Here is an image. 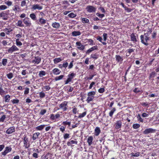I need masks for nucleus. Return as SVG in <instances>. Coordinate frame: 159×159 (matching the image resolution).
<instances>
[{
  "label": "nucleus",
  "mask_w": 159,
  "mask_h": 159,
  "mask_svg": "<svg viewBox=\"0 0 159 159\" xmlns=\"http://www.w3.org/2000/svg\"><path fill=\"white\" fill-rule=\"evenodd\" d=\"M95 94L96 92L94 91L89 92L88 93L87 95L88 97L86 100L87 102L89 103L93 100L94 98V95Z\"/></svg>",
  "instance_id": "f257e3e1"
},
{
  "label": "nucleus",
  "mask_w": 159,
  "mask_h": 159,
  "mask_svg": "<svg viewBox=\"0 0 159 159\" xmlns=\"http://www.w3.org/2000/svg\"><path fill=\"white\" fill-rule=\"evenodd\" d=\"M141 42L142 43L144 44L146 46H147L148 44L147 43L148 41L149 40V38L148 36L142 35L140 36Z\"/></svg>",
  "instance_id": "f03ea898"
},
{
  "label": "nucleus",
  "mask_w": 159,
  "mask_h": 159,
  "mask_svg": "<svg viewBox=\"0 0 159 159\" xmlns=\"http://www.w3.org/2000/svg\"><path fill=\"white\" fill-rule=\"evenodd\" d=\"M86 9L89 13L94 12L96 11V8L92 6L88 5L87 6Z\"/></svg>",
  "instance_id": "7ed1b4c3"
},
{
  "label": "nucleus",
  "mask_w": 159,
  "mask_h": 159,
  "mask_svg": "<svg viewBox=\"0 0 159 159\" xmlns=\"http://www.w3.org/2000/svg\"><path fill=\"white\" fill-rule=\"evenodd\" d=\"M156 131V130L152 128H149L145 129L143 132V133L145 134H148L149 133H154Z\"/></svg>",
  "instance_id": "20e7f679"
},
{
  "label": "nucleus",
  "mask_w": 159,
  "mask_h": 159,
  "mask_svg": "<svg viewBox=\"0 0 159 159\" xmlns=\"http://www.w3.org/2000/svg\"><path fill=\"white\" fill-rule=\"evenodd\" d=\"M19 49L15 45H13L12 46L9 48L7 51L8 53H12L13 52L17 51Z\"/></svg>",
  "instance_id": "39448f33"
},
{
  "label": "nucleus",
  "mask_w": 159,
  "mask_h": 159,
  "mask_svg": "<svg viewBox=\"0 0 159 159\" xmlns=\"http://www.w3.org/2000/svg\"><path fill=\"white\" fill-rule=\"evenodd\" d=\"M23 22L27 27H30L31 25V21L28 17L25 18L23 20Z\"/></svg>",
  "instance_id": "423d86ee"
},
{
  "label": "nucleus",
  "mask_w": 159,
  "mask_h": 159,
  "mask_svg": "<svg viewBox=\"0 0 159 159\" xmlns=\"http://www.w3.org/2000/svg\"><path fill=\"white\" fill-rule=\"evenodd\" d=\"M67 103V102L66 101L63 102L60 105L59 109H62L63 111H66L67 109L66 106Z\"/></svg>",
  "instance_id": "0eeeda50"
},
{
  "label": "nucleus",
  "mask_w": 159,
  "mask_h": 159,
  "mask_svg": "<svg viewBox=\"0 0 159 159\" xmlns=\"http://www.w3.org/2000/svg\"><path fill=\"white\" fill-rule=\"evenodd\" d=\"M36 22L40 25L45 24L46 22V20L43 19L42 17L39 18V19L36 21Z\"/></svg>",
  "instance_id": "6e6552de"
},
{
  "label": "nucleus",
  "mask_w": 159,
  "mask_h": 159,
  "mask_svg": "<svg viewBox=\"0 0 159 159\" xmlns=\"http://www.w3.org/2000/svg\"><path fill=\"white\" fill-rule=\"evenodd\" d=\"M43 9V7L41 6L40 5L38 4H34L32 5L31 8L32 9L35 10L38 9V10H41Z\"/></svg>",
  "instance_id": "1a4fd4ad"
},
{
  "label": "nucleus",
  "mask_w": 159,
  "mask_h": 159,
  "mask_svg": "<svg viewBox=\"0 0 159 159\" xmlns=\"http://www.w3.org/2000/svg\"><path fill=\"white\" fill-rule=\"evenodd\" d=\"M12 148L10 147H6L5 151L2 153V155H6L8 153L11 151Z\"/></svg>",
  "instance_id": "9d476101"
},
{
  "label": "nucleus",
  "mask_w": 159,
  "mask_h": 159,
  "mask_svg": "<svg viewBox=\"0 0 159 159\" xmlns=\"http://www.w3.org/2000/svg\"><path fill=\"white\" fill-rule=\"evenodd\" d=\"M41 58L38 56L35 57L32 61V62L35 64H38L41 61Z\"/></svg>",
  "instance_id": "9b49d317"
},
{
  "label": "nucleus",
  "mask_w": 159,
  "mask_h": 159,
  "mask_svg": "<svg viewBox=\"0 0 159 159\" xmlns=\"http://www.w3.org/2000/svg\"><path fill=\"white\" fill-rule=\"evenodd\" d=\"M115 58L117 62H119L120 64L122 63L123 60V57H121L119 55H116Z\"/></svg>",
  "instance_id": "f8f14e48"
},
{
  "label": "nucleus",
  "mask_w": 159,
  "mask_h": 159,
  "mask_svg": "<svg viewBox=\"0 0 159 159\" xmlns=\"http://www.w3.org/2000/svg\"><path fill=\"white\" fill-rule=\"evenodd\" d=\"M15 128L14 127H11L8 128L6 131V133L8 134H10L15 131Z\"/></svg>",
  "instance_id": "ddd939ff"
},
{
  "label": "nucleus",
  "mask_w": 159,
  "mask_h": 159,
  "mask_svg": "<svg viewBox=\"0 0 159 159\" xmlns=\"http://www.w3.org/2000/svg\"><path fill=\"white\" fill-rule=\"evenodd\" d=\"M76 44L78 46L77 48L80 50H83L84 48V46L80 42H77Z\"/></svg>",
  "instance_id": "4468645a"
},
{
  "label": "nucleus",
  "mask_w": 159,
  "mask_h": 159,
  "mask_svg": "<svg viewBox=\"0 0 159 159\" xmlns=\"http://www.w3.org/2000/svg\"><path fill=\"white\" fill-rule=\"evenodd\" d=\"M122 122L121 120H118L116 121L115 124V128L118 129L120 128L122 125Z\"/></svg>",
  "instance_id": "2eb2a0df"
},
{
  "label": "nucleus",
  "mask_w": 159,
  "mask_h": 159,
  "mask_svg": "<svg viewBox=\"0 0 159 159\" xmlns=\"http://www.w3.org/2000/svg\"><path fill=\"white\" fill-rule=\"evenodd\" d=\"M12 10L15 11V12H19L20 11V8L19 6L17 5H16L12 8Z\"/></svg>",
  "instance_id": "dca6fc26"
},
{
  "label": "nucleus",
  "mask_w": 159,
  "mask_h": 159,
  "mask_svg": "<svg viewBox=\"0 0 159 159\" xmlns=\"http://www.w3.org/2000/svg\"><path fill=\"white\" fill-rule=\"evenodd\" d=\"M130 39L134 43H136L137 41V40L136 38V37L134 35V33H132L130 36Z\"/></svg>",
  "instance_id": "f3484780"
},
{
  "label": "nucleus",
  "mask_w": 159,
  "mask_h": 159,
  "mask_svg": "<svg viewBox=\"0 0 159 159\" xmlns=\"http://www.w3.org/2000/svg\"><path fill=\"white\" fill-rule=\"evenodd\" d=\"M97 46H93L91 48H89L88 50L86 52V53L87 54H89L91 52H92V51L95 50H97Z\"/></svg>",
  "instance_id": "a211bd4d"
},
{
  "label": "nucleus",
  "mask_w": 159,
  "mask_h": 159,
  "mask_svg": "<svg viewBox=\"0 0 159 159\" xmlns=\"http://www.w3.org/2000/svg\"><path fill=\"white\" fill-rule=\"evenodd\" d=\"M95 135L96 136H98L99 135L101 132V130L100 128L98 127H96L95 129Z\"/></svg>",
  "instance_id": "6ab92c4d"
},
{
  "label": "nucleus",
  "mask_w": 159,
  "mask_h": 159,
  "mask_svg": "<svg viewBox=\"0 0 159 159\" xmlns=\"http://www.w3.org/2000/svg\"><path fill=\"white\" fill-rule=\"evenodd\" d=\"M53 73L55 75L59 74L61 72V71L57 68H54L52 70Z\"/></svg>",
  "instance_id": "aec40b11"
},
{
  "label": "nucleus",
  "mask_w": 159,
  "mask_h": 159,
  "mask_svg": "<svg viewBox=\"0 0 159 159\" xmlns=\"http://www.w3.org/2000/svg\"><path fill=\"white\" fill-rule=\"evenodd\" d=\"M72 35L73 36H77L81 35V33L79 31H74L72 32Z\"/></svg>",
  "instance_id": "412c9836"
},
{
  "label": "nucleus",
  "mask_w": 159,
  "mask_h": 159,
  "mask_svg": "<svg viewBox=\"0 0 159 159\" xmlns=\"http://www.w3.org/2000/svg\"><path fill=\"white\" fill-rule=\"evenodd\" d=\"M28 141V138H26V137H25L24 139V146L26 148H28L29 147V146H27V143Z\"/></svg>",
  "instance_id": "4be33fe9"
},
{
  "label": "nucleus",
  "mask_w": 159,
  "mask_h": 159,
  "mask_svg": "<svg viewBox=\"0 0 159 159\" xmlns=\"http://www.w3.org/2000/svg\"><path fill=\"white\" fill-rule=\"evenodd\" d=\"M52 25L53 28H58L60 27V24L57 22L53 23Z\"/></svg>",
  "instance_id": "5701e85b"
},
{
  "label": "nucleus",
  "mask_w": 159,
  "mask_h": 159,
  "mask_svg": "<svg viewBox=\"0 0 159 159\" xmlns=\"http://www.w3.org/2000/svg\"><path fill=\"white\" fill-rule=\"evenodd\" d=\"M93 140V138L92 136L89 137L87 139V142L89 146H90L92 144Z\"/></svg>",
  "instance_id": "b1692460"
},
{
  "label": "nucleus",
  "mask_w": 159,
  "mask_h": 159,
  "mask_svg": "<svg viewBox=\"0 0 159 159\" xmlns=\"http://www.w3.org/2000/svg\"><path fill=\"white\" fill-rule=\"evenodd\" d=\"M29 2V1L28 0H24L22 1L21 2V6L22 7H23L25 6H26V3H28Z\"/></svg>",
  "instance_id": "393cba45"
},
{
  "label": "nucleus",
  "mask_w": 159,
  "mask_h": 159,
  "mask_svg": "<svg viewBox=\"0 0 159 159\" xmlns=\"http://www.w3.org/2000/svg\"><path fill=\"white\" fill-rule=\"evenodd\" d=\"M130 155L132 157H138L140 155V153L139 152H136L135 153H131Z\"/></svg>",
  "instance_id": "a878e982"
},
{
  "label": "nucleus",
  "mask_w": 159,
  "mask_h": 159,
  "mask_svg": "<svg viewBox=\"0 0 159 159\" xmlns=\"http://www.w3.org/2000/svg\"><path fill=\"white\" fill-rule=\"evenodd\" d=\"M81 19L82 22L83 23H87L89 22V20L86 18H81Z\"/></svg>",
  "instance_id": "bb28decb"
},
{
  "label": "nucleus",
  "mask_w": 159,
  "mask_h": 159,
  "mask_svg": "<svg viewBox=\"0 0 159 159\" xmlns=\"http://www.w3.org/2000/svg\"><path fill=\"white\" fill-rule=\"evenodd\" d=\"M45 125H41L39 126H38L36 127V129L39 130H42L43 129Z\"/></svg>",
  "instance_id": "cd10ccee"
},
{
  "label": "nucleus",
  "mask_w": 159,
  "mask_h": 159,
  "mask_svg": "<svg viewBox=\"0 0 159 159\" xmlns=\"http://www.w3.org/2000/svg\"><path fill=\"white\" fill-rule=\"evenodd\" d=\"M30 16L34 20H36V16L34 13L30 14Z\"/></svg>",
  "instance_id": "c85d7f7f"
},
{
  "label": "nucleus",
  "mask_w": 159,
  "mask_h": 159,
  "mask_svg": "<svg viewBox=\"0 0 159 159\" xmlns=\"http://www.w3.org/2000/svg\"><path fill=\"white\" fill-rule=\"evenodd\" d=\"M16 25L20 27H24V24H23L22 21L21 20H19L18 21Z\"/></svg>",
  "instance_id": "c756f323"
},
{
  "label": "nucleus",
  "mask_w": 159,
  "mask_h": 159,
  "mask_svg": "<svg viewBox=\"0 0 159 159\" xmlns=\"http://www.w3.org/2000/svg\"><path fill=\"white\" fill-rule=\"evenodd\" d=\"M62 60L60 58H56L53 59V61L55 64H57L61 61Z\"/></svg>",
  "instance_id": "7c9ffc66"
},
{
  "label": "nucleus",
  "mask_w": 159,
  "mask_h": 159,
  "mask_svg": "<svg viewBox=\"0 0 159 159\" xmlns=\"http://www.w3.org/2000/svg\"><path fill=\"white\" fill-rule=\"evenodd\" d=\"M40 134V133L39 132L34 134H33L32 138L34 140H35L38 137V136Z\"/></svg>",
  "instance_id": "2f4dec72"
},
{
  "label": "nucleus",
  "mask_w": 159,
  "mask_h": 159,
  "mask_svg": "<svg viewBox=\"0 0 159 159\" xmlns=\"http://www.w3.org/2000/svg\"><path fill=\"white\" fill-rule=\"evenodd\" d=\"M46 74V73L45 71H41L39 72V75L40 77H41L45 75Z\"/></svg>",
  "instance_id": "473e14b6"
},
{
  "label": "nucleus",
  "mask_w": 159,
  "mask_h": 159,
  "mask_svg": "<svg viewBox=\"0 0 159 159\" xmlns=\"http://www.w3.org/2000/svg\"><path fill=\"white\" fill-rule=\"evenodd\" d=\"M64 76L63 75H60L59 76H56L55 78V80L56 81L61 80L62 79Z\"/></svg>",
  "instance_id": "72a5a7b5"
},
{
  "label": "nucleus",
  "mask_w": 159,
  "mask_h": 159,
  "mask_svg": "<svg viewBox=\"0 0 159 159\" xmlns=\"http://www.w3.org/2000/svg\"><path fill=\"white\" fill-rule=\"evenodd\" d=\"M4 92L5 91L2 89V84L0 83V94L2 95L4 93Z\"/></svg>",
  "instance_id": "f704fd0d"
},
{
  "label": "nucleus",
  "mask_w": 159,
  "mask_h": 159,
  "mask_svg": "<svg viewBox=\"0 0 159 159\" xmlns=\"http://www.w3.org/2000/svg\"><path fill=\"white\" fill-rule=\"evenodd\" d=\"M98 58V55L97 53L93 54L91 55V58H93L95 59H97Z\"/></svg>",
  "instance_id": "c9c22d12"
},
{
  "label": "nucleus",
  "mask_w": 159,
  "mask_h": 159,
  "mask_svg": "<svg viewBox=\"0 0 159 159\" xmlns=\"http://www.w3.org/2000/svg\"><path fill=\"white\" fill-rule=\"evenodd\" d=\"M116 109L115 108H113L112 110L110 111L109 113V115L110 117H112V115L114 112L116 111Z\"/></svg>",
  "instance_id": "e433bc0d"
},
{
  "label": "nucleus",
  "mask_w": 159,
  "mask_h": 159,
  "mask_svg": "<svg viewBox=\"0 0 159 159\" xmlns=\"http://www.w3.org/2000/svg\"><path fill=\"white\" fill-rule=\"evenodd\" d=\"M10 98V96L9 95H7L5 97V101L8 102L9 101Z\"/></svg>",
  "instance_id": "4c0bfd02"
},
{
  "label": "nucleus",
  "mask_w": 159,
  "mask_h": 159,
  "mask_svg": "<svg viewBox=\"0 0 159 159\" xmlns=\"http://www.w3.org/2000/svg\"><path fill=\"white\" fill-rule=\"evenodd\" d=\"M76 15L73 12H71L70 14H69L68 15V16L70 17L73 18L76 16Z\"/></svg>",
  "instance_id": "58836bf2"
},
{
  "label": "nucleus",
  "mask_w": 159,
  "mask_h": 159,
  "mask_svg": "<svg viewBox=\"0 0 159 159\" xmlns=\"http://www.w3.org/2000/svg\"><path fill=\"white\" fill-rule=\"evenodd\" d=\"M86 114V112L85 111L83 112L82 113H81L79 114L78 116L79 118H81L84 117Z\"/></svg>",
  "instance_id": "ea45409f"
},
{
  "label": "nucleus",
  "mask_w": 159,
  "mask_h": 159,
  "mask_svg": "<svg viewBox=\"0 0 159 159\" xmlns=\"http://www.w3.org/2000/svg\"><path fill=\"white\" fill-rule=\"evenodd\" d=\"M4 31L7 34H8L9 33L12 31V30L5 28L4 29Z\"/></svg>",
  "instance_id": "a19ab883"
},
{
  "label": "nucleus",
  "mask_w": 159,
  "mask_h": 159,
  "mask_svg": "<svg viewBox=\"0 0 159 159\" xmlns=\"http://www.w3.org/2000/svg\"><path fill=\"white\" fill-rule=\"evenodd\" d=\"M140 126V125L138 124H134L133 125V127L134 129H137L139 128Z\"/></svg>",
  "instance_id": "79ce46f5"
},
{
  "label": "nucleus",
  "mask_w": 159,
  "mask_h": 159,
  "mask_svg": "<svg viewBox=\"0 0 159 159\" xmlns=\"http://www.w3.org/2000/svg\"><path fill=\"white\" fill-rule=\"evenodd\" d=\"M7 59H2V64L4 66H5L7 62Z\"/></svg>",
  "instance_id": "37998d69"
},
{
  "label": "nucleus",
  "mask_w": 159,
  "mask_h": 159,
  "mask_svg": "<svg viewBox=\"0 0 159 159\" xmlns=\"http://www.w3.org/2000/svg\"><path fill=\"white\" fill-rule=\"evenodd\" d=\"M7 8V7L5 5H1L0 6V10H3Z\"/></svg>",
  "instance_id": "c03bdc74"
},
{
  "label": "nucleus",
  "mask_w": 159,
  "mask_h": 159,
  "mask_svg": "<svg viewBox=\"0 0 159 159\" xmlns=\"http://www.w3.org/2000/svg\"><path fill=\"white\" fill-rule=\"evenodd\" d=\"M16 44L18 46H20L22 45L21 42L19 41V39H16Z\"/></svg>",
  "instance_id": "a18cd8bd"
},
{
  "label": "nucleus",
  "mask_w": 159,
  "mask_h": 159,
  "mask_svg": "<svg viewBox=\"0 0 159 159\" xmlns=\"http://www.w3.org/2000/svg\"><path fill=\"white\" fill-rule=\"evenodd\" d=\"M75 74L73 73H72L68 75V77L69 78H71V79L72 80L74 77L75 76Z\"/></svg>",
  "instance_id": "49530a36"
},
{
  "label": "nucleus",
  "mask_w": 159,
  "mask_h": 159,
  "mask_svg": "<svg viewBox=\"0 0 159 159\" xmlns=\"http://www.w3.org/2000/svg\"><path fill=\"white\" fill-rule=\"evenodd\" d=\"M7 15V14L4 12H2L0 13V17H5Z\"/></svg>",
  "instance_id": "de8ad7c7"
},
{
  "label": "nucleus",
  "mask_w": 159,
  "mask_h": 159,
  "mask_svg": "<svg viewBox=\"0 0 159 159\" xmlns=\"http://www.w3.org/2000/svg\"><path fill=\"white\" fill-rule=\"evenodd\" d=\"M7 76L9 79H11L13 77V74L12 73H10L7 75Z\"/></svg>",
  "instance_id": "09e8293b"
},
{
  "label": "nucleus",
  "mask_w": 159,
  "mask_h": 159,
  "mask_svg": "<svg viewBox=\"0 0 159 159\" xmlns=\"http://www.w3.org/2000/svg\"><path fill=\"white\" fill-rule=\"evenodd\" d=\"M6 118V116L5 115H3L0 118V122H4V120Z\"/></svg>",
  "instance_id": "8fccbe9b"
},
{
  "label": "nucleus",
  "mask_w": 159,
  "mask_h": 159,
  "mask_svg": "<svg viewBox=\"0 0 159 159\" xmlns=\"http://www.w3.org/2000/svg\"><path fill=\"white\" fill-rule=\"evenodd\" d=\"M152 32V30L151 29H149L147 33H145V35L147 36H149Z\"/></svg>",
  "instance_id": "3c124183"
},
{
  "label": "nucleus",
  "mask_w": 159,
  "mask_h": 159,
  "mask_svg": "<svg viewBox=\"0 0 159 159\" xmlns=\"http://www.w3.org/2000/svg\"><path fill=\"white\" fill-rule=\"evenodd\" d=\"M46 112V110L45 109L42 110L40 113V115H44Z\"/></svg>",
  "instance_id": "603ef678"
},
{
  "label": "nucleus",
  "mask_w": 159,
  "mask_h": 159,
  "mask_svg": "<svg viewBox=\"0 0 159 159\" xmlns=\"http://www.w3.org/2000/svg\"><path fill=\"white\" fill-rule=\"evenodd\" d=\"M62 124L64 125H68L70 126V125L71 122H67L66 121H63Z\"/></svg>",
  "instance_id": "864d4df0"
},
{
  "label": "nucleus",
  "mask_w": 159,
  "mask_h": 159,
  "mask_svg": "<svg viewBox=\"0 0 159 159\" xmlns=\"http://www.w3.org/2000/svg\"><path fill=\"white\" fill-rule=\"evenodd\" d=\"M45 93H43V92H41L39 93L40 97L41 98H43L45 97Z\"/></svg>",
  "instance_id": "5fc2aeb1"
},
{
  "label": "nucleus",
  "mask_w": 159,
  "mask_h": 159,
  "mask_svg": "<svg viewBox=\"0 0 159 159\" xmlns=\"http://www.w3.org/2000/svg\"><path fill=\"white\" fill-rule=\"evenodd\" d=\"M5 3L8 6H10L12 5V3L11 1H7L5 2Z\"/></svg>",
  "instance_id": "6e6d98bb"
},
{
  "label": "nucleus",
  "mask_w": 159,
  "mask_h": 159,
  "mask_svg": "<svg viewBox=\"0 0 159 159\" xmlns=\"http://www.w3.org/2000/svg\"><path fill=\"white\" fill-rule=\"evenodd\" d=\"M105 91L104 88H102L98 90V92L100 93H103Z\"/></svg>",
  "instance_id": "4d7b16f0"
},
{
  "label": "nucleus",
  "mask_w": 159,
  "mask_h": 159,
  "mask_svg": "<svg viewBox=\"0 0 159 159\" xmlns=\"http://www.w3.org/2000/svg\"><path fill=\"white\" fill-rule=\"evenodd\" d=\"M137 118H138V120H139L140 121V122L143 121V120L141 118L140 114H138V115L137 116Z\"/></svg>",
  "instance_id": "13d9d810"
},
{
  "label": "nucleus",
  "mask_w": 159,
  "mask_h": 159,
  "mask_svg": "<svg viewBox=\"0 0 159 159\" xmlns=\"http://www.w3.org/2000/svg\"><path fill=\"white\" fill-rule=\"evenodd\" d=\"M29 91V88H26L25 89V90L24 91V93L26 95L28 94Z\"/></svg>",
  "instance_id": "bf43d9fd"
},
{
  "label": "nucleus",
  "mask_w": 159,
  "mask_h": 159,
  "mask_svg": "<svg viewBox=\"0 0 159 159\" xmlns=\"http://www.w3.org/2000/svg\"><path fill=\"white\" fill-rule=\"evenodd\" d=\"M74 62V61H72L70 63L69 66H68V68L70 69H71L72 68L73 66V63Z\"/></svg>",
  "instance_id": "052dcab7"
},
{
  "label": "nucleus",
  "mask_w": 159,
  "mask_h": 159,
  "mask_svg": "<svg viewBox=\"0 0 159 159\" xmlns=\"http://www.w3.org/2000/svg\"><path fill=\"white\" fill-rule=\"evenodd\" d=\"M103 40L104 41H106L107 39V34L106 33H104L103 34Z\"/></svg>",
  "instance_id": "680f3d73"
},
{
  "label": "nucleus",
  "mask_w": 159,
  "mask_h": 159,
  "mask_svg": "<svg viewBox=\"0 0 159 159\" xmlns=\"http://www.w3.org/2000/svg\"><path fill=\"white\" fill-rule=\"evenodd\" d=\"M50 118L52 120H54L56 119V118H55V116L53 114H51L50 115Z\"/></svg>",
  "instance_id": "e2e57ef3"
},
{
  "label": "nucleus",
  "mask_w": 159,
  "mask_h": 159,
  "mask_svg": "<svg viewBox=\"0 0 159 159\" xmlns=\"http://www.w3.org/2000/svg\"><path fill=\"white\" fill-rule=\"evenodd\" d=\"M134 49H129L127 50L128 52L130 54L131 53L133 52L134 51Z\"/></svg>",
  "instance_id": "0e129e2a"
},
{
  "label": "nucleus",
  "mask_w": 159,
  "mask_h": 159,
  "mask_svg": "<svg viewBox=\"0 0 159 159\" xmlns=\"http://www.w3.org/2000/svg\"><path fill=\"white\" fill-rule=\"evenodd\" d=\"M69 137V134H65L64 135V139H66Z\"/></svg>",
  "instance_id": "69168bd1"
},
{
  "label": "nucleus",
  "mask_w": 159,
  "mask_h": 159,
  "mask_svg": "<svg viewBox=\"0 0 159 159\" xmlns=\"http://www.w3.org/2000/svg\"><path fill=\"white\" fill-rule=\"evenodd\" d=\"M8 42L7 41L3 40L2 42V44L3 46H6Z\"/></svg>",
  "instance_id": "338daca9"
},
{
  "label": "nucleus",
  "mask_w": 159,
  "mask_h": 159,
  "mask_svg": "<svg viewBox=\"0 0 159 159\" xmlns=\"http://www.w3.org/2000/svg\"><path fill=\"white\" fill-rule=\"evenodd\" d=\"M125 11H127L128 12H131V11H132L131 9L130 8H128V7H125Z\"/></svg>",
  "instance_id": "774afa93"
}]
</instances>
